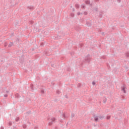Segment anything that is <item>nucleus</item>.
Instances as JSON below:
<instances>
[{"label": "nucleus", "instance_id": "nucleus-4", "mask_svg": "<svg viewBox=\"0 0 129 129\" xmlns=\"http://www.w3.org/2000/svg\"><path fill=\"white\" fill-rule=\"evenodd\" d=\"M27 9H28V10H30V11H33V10H34V9H35L33 6H28L27 7Z\"/></svg>", "mask_w": 129, "mask_h": 129}, {"label": "nucleus", "instance_id": "nucleus-13", "mask_svg": "<svg viewBox=\"0 0 129 129\" xmlns=\"http://www.w3.org/2000/svg\"><path fill=\"white\" fill-rule=\"evenodd\" d=\"M105 58H106V56H105L102 57V59H105Z\"/></svg>", "mask_w": 129, "mask_h": 129}, {"label": "nucleus", "instance_id": "nucleus-2", "mask_svg": "<svg viewBox=\"0 0 129 129\" xmlns=\"http://www.w3.org/2000/svg\"><path fill=\"white\" fill-rule=\"evenodd\" d=\"M55 120H56V118L54 117H52L51 118L50 120H49V125H52L54 122H55Z\"/></svg>", "mask_w": 129, "mask_h": 129}, {"label": "nucleus", "instance_id": "nucleus-18", "mask_svg": "<svg viewBox=\"0 0 129 129\" xmlns=\"http://www.w3.org/2000/svg\"><path fill=\"white\" fill-rule=\"evenodd\" d=\"M117 2H118V3H120L121 1L120 0H117Z\"/></svg>", "mask_w": 129, "mask_h": 129}, {"label": "nucleus", "instance_id": "nucleus-21", "mask_svg": "<svg viewBox=\"0 0 129 129\" xmlns=\"http://www.w3.org/2000/svg\"><path fill=\"white\" fill-rule=\"evenodd\" d=\"M96 12H97V9H96Z\"/></svg>", "mask_w": 129, "mask_h": 129}, {"label": "nucleus", "instance_id": "nucleus-10", "mask_svg": "<svg viewBox=\"0 0 129 129\" xmlns=\"http://www.w3.org/2000/svg\"><path fill=\"white\" fill-rule=\"evenodd\" d=\"M76 9H79V5L78 4H76Z\"/></svg>", "mask_w": 129, "mask_h": 129}, {"label": "nucleus", "instance_id": "nucleus-19", "mask_svg": "<svg viewBox=\"0 0 129 129\" xmlns=\"http://www.w3.org/2000/svg\"><path fill=\"white\" fill-rule=\"evenodd\" d=\"M74 14H73V15H72V17H74Z\"/></svg>", "mask_w": 129, "mask_h": 129}, {"label": "nucleus", "instance_id": "nucleus-22", "mask_svg": "<svg viewBox=\"0 0 129 129\" xmlns=\"http://www.w3.org/2000/svg\"><path fill=\"white\" fill-rule=\"evenodd\" d=\"M31 24H33V22H32Z\"/></svg>", "mask_w": 129, "mask_h": 129}, {"label": "nucleus", "instance_id": "nucleus-15", "mask_svg": "<svg viewBox=\"0 0 129 129\" xmlns=\"http://www.w3.org/2000/svg\"><path fill=\"white\" fill-rule=\"evenodd\" d=\"M87 12H85L84 13V14H85V15H87Z\"/></svg>", "mask_w": 129, "mask_h": 129}, {"label": "nucleus", "instance_id": "nucleus-5", "mask_svg": "<svg viewBox=\"0 0 129 129\" xmlns=\"http://www.w3.org/2000/svg\"><path fill=\"white\" fill-rule=\"evenodd\" d=\"M85 4H86V5H89L90 6H92V4H90V1L89 0H86Z\"/></svg>", "mask_w": 129, "mask_h": 129}, {"label": "nucleus", "instance_id": "nucleus-11", "mask_svg": "<svg viewBox=\"0 0 129 129\" xmlns=\"http://www.w3.org/2000/svg\"><path fill=\"white\" fill-rule=\"evenodd\" d=\"M126 57H129V52H126L125 53Z\"/></svg>", "mask_w": 129, "mask_h": 129}, {"label": "nucleus", "instance_id": "nucleus-6", "mask_svg": "<svg viewBox=\"0 0 129 129\" xmlns=\"http://www.w3.org/2000/svg\"><path fill=\"white\" fill-rule=\"evenodd\" d=\"M121 90H122V91H123L124 92V93H125V86H123L121 87Z\"/></svg>", "mask_w": 129, "mask_h": 129}, {"label": "nucleus", "instance_id": "nucleus-8", "mask_svg": "<svg viewBox=\"0 0 129 129\" xmlns=\"http://www.w3.org/2000/svg\"><path fill=\"white\" fill-rule=\"evenodd\" d=\"M12 46H13V43L12 42H10V43L8 45V47L9 48H10V47H12Z\"/></svg>", "mask_w": 129, "mask_h": 129}, {"label": "nucleus", "instance_id": "nucleus-14", "mask_svg": "<svg viewBox=\"0 0 129 129\" xmlns=\"http://www.w3.org/2000/svg\"><path fill=\"white\" fill-rule=\"evenodd\" d=\"M62 115L63 117H66L65 113H63Z\"/></svg>", "mask_w": 129, "mask_h": 129}, {"label": "nucleus", "instance_id": "nucleus-9", "mask_svg": "<svg viewBox=\"0 0 129 129\" xmlns=\"http://www.w3.org/2000/svg\"><path fill=\"white\" fill-rule=\"evenodd\" d=\"M81 7L82 9H85V5L83 4V5H81Z\"/></svg>", "mask_w": 129, "mask_h": 129}, {"label": "nucleus", "instance_id": "nucleus-7", "mask_svg": "<svg viewBox=\"0 0 129 129\" xmlns=\"http://www.w3.org/2000/svg\"><path fill=\"white\" fill-rule=\"evenodd\" d=\"M104 118V116H99V119H103Z\"/></svg>", "mask_w": 129, "mask_h": 129}, {"label": "nucleus", "instance_id": "nucleus-12", "mask_svg": "<svg viewBox=\"0 0 129 129\" xmlns=\"http://www.w3.org/2000/svg\"><path fill=\"white\" fill-rule=\"evenodd\" d=\"M110 119V116L108 115L107 116V119Z\"/></svg>", "mask_w": 129, "mask_h": 129}, {"label": "nucleus", "instance_id": "nucleus-20", "mask_svg": "<svg viewBox=\"0 0 129 129\" xmlns=\"http://www.w3.org/2000/svg\"><path fill=\"white\" fill-rule=\"evenodd\" d=\"M73 11H75L74 8L73 9Z\"/></svg>", "mask_w": 129, "mask_h": 129}, {"label": "nucleus", "instance_id": "nucleus-16", "mask_svg": "<svg viewBox=\"0 0 129 129\" xmlns=\"http://www.w3.org/2000/svg\"><path fill=\"white\" fill-rule=\"evenodd\" d=\"M8 45V43L7 42L5 43V47H6V46Z\"/></svg>", "mask_w": 129, "mask_h": 129}, {"label": "nucleus", "instance_id": "nucleus-3", "mask_svg": "<svg viewBox=\"0 0 129 129\" xmlns=\"http://www.w3.org/2000/svg\"><path fill=\"white\" fill-rule=\"evenodd\" d=\"M94 120L96 122L99 121V120H100L99 117L97 116H95V117H94Z\"/></svg>", "mask_w": 129, "mask_h": 129}, {"label": "nucleus", "instance_id": "nucleus-1", "mask_svg": "<svg viewBox=\"0 0 129 129\" xmlns=\"http://www.w3.org/2000/svg\"><path fill=\"white\" fill-rule=\"evenodd\" d=\"M91 60V57H90V55H89V54H88L86 56H85L84 59V62H85L86 63H89Z\"/></svg>", "mask_w": 129, "mask_h": 129}, {"label": "nucleus", "instance_id": "nucleus-17", "mask_svg": "<svg viewBox=\"0 0 129 129\" xmlns=\"http://www.w3.org/2000/svg\"><path fill=\"white\" fill-rule=\"evenodd\" d=\"M80 12H78V13H77V15H78V16H79V15H80Z\"/></svg>", "mask_w": 129, "mask_h": 129}]
</instances>
